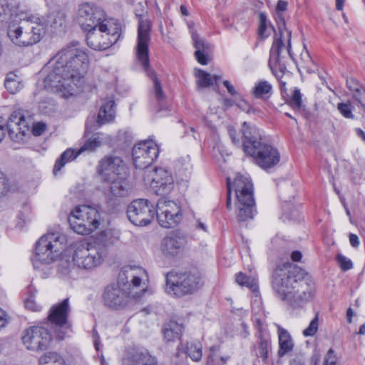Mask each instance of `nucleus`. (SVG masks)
<instances>
[{
  "mask_svg": "<svg viewBox=\"0 0 365 365\" xmlns=\"http://www.w3.org/2000/svg\"><path fill=\"white\" fill-rule=\"evenodd\" d=\"M302 104V94L300 91L297 88H295L293 91V93L289 100V105L295 110H299L301 108Z\"/></svg>",
  "mask_w": 365,
  "mask_h": 365,
  "instance_id": "obj_44",
  "label": "nucleus"
},
{
  "mask_svg": "<svg viewBox=\"0 0 365 365\" xmlns=\"http://www.w3.org/2000/svg\"><path fill=\"white\" fill-rule=\"evenodd\" d=\"M127 215L133 225L146 226L155 216V207L148 200L138 199L128 206Z\"/></svg>",
  "mask_w": 365,
  "mask_h": 365,
  "instance_id": "obj_15",
  "label": "nucleus"
},
{
  "mask_svg": "<svg viewBox=\"0 0 365 365\" xmlns=\"http://www.w3.org/2000/svg\"><path fill=\"white\" fill-rule=\"evenodd\" d=\"M349 242H350L351 245L354 247H359V245L360 244L359 239L358 236L356 235L352 234V233H351L349 235Z\"/></svg>",
  "mask_w": 365,
  "mask_h": 365,
  "instance_id": "obj_57",
  "label": "nucleus"
},
{
  "mask_svg": "<svg viewBox=\"0 0 365 365\" xmlns=\"http://www.w3.org/2000/svg\"><path fill=\"white\" fill-rule=\"evenodd\" d=\"M17 10L16 0H0V28L4 27L11 18L17 17Z\"/></svg>",
  "mask_w": 365,
  "mask_h": 365,
  "instance_id": "obj_28",
  "label": "nucleus"
},
{
  "mask_svg": "<svg viewBox=\"0 0 365 365\" xmlns=\"http://www.w3.org/2000/svg\"><path fill=\"white\" fill-rule=\"evenodd\" d=\"M25 307L26 309L34 312H38L41 310V306L38 304L32 297L26 300Z\"/></svg>",
  "mask_w": 365,
  "mask_h": 365,
  "instance_id": "obj_54",
  "label": "nucleus"
},
{
  "mask_svg": "<svg viewBox=\"0 0 365 365\" xmlns=\"http://www.w3.org/2000/svg\"><path fill=\"white\" fill-rule=\"evenodd\" d=\"M70 311L68 299H65L61 303L53 305L48 315V320L56 325L62 327L67 323Z\"/></svg>",
  "mask_w": 365,
  "mask_h": 365,
  "instance_id": "obj_26",
  "label": "nucleus"
},
{
  "mask_svg": "<svg viewBox=\"0 0 365 365\" xmlns=\"http://www.w3.org/2000/svg\"><path fill=\"white\" fill-rule=\"evenodd\" d=\"M353 311L351 308H349L347 312H346V316H347V321L349 323H351V317L353 316Z\"/></svg>",
  "mask_w": 365,
  "mask_h": 365,
  "instance_id": "obj_64",
  "label": "nucleus"
},
{
  "mask_svg": "<svg viewBox=\"0 0 365 365\" xmlns=\"http://www.w3.org/2000/svg\"><path fill=\"white\" fill-rule=\"evenodd\" d=\"M123 365H158V360L147 350H137L124 358Z\"/></svg>",
  "mask_w": 365,
  "mask_h": 365,
  "instance_id": "obj_25",
  "label": "nucleus"
},
{
  "mask_svg": "<svg viewBox=\"0 0 365 365\" xmlns=\"http://www.w3.org/2000/svg\"><path fill=\"white\" fill-rule=\"evenodd\" d=\"M147 278L143 269L124 267L120 272L117 282L105 288L102 296L104 304L115 310L123 309L131 298H139L145 292L143 282Z\"/></svg>",
  "mask_w": 365,
  "mask_h": 365,
  "instance_id": "obj_2",
  "label": "nucleus"
},
{
  "mask_svg": "<svg viewBox=\"0 0 365 365\" xmlns=\"http://www.w3.org/2000/svg\"><path fill=\"white\" fill-rule=\"evenodd\" d=\"M353 98L357 101L361 107L365 108V87L363 86L356 92L351 94Z\"/></svg>",
  "mask_w": 365,
  "mask_h": 365,
  "instance_id": "obj_49",
  "label": "nucleus"
},
{
  "mask_svg": "<svg viewBox=\"0 0 365 365\" xmlns=\"http://www.w3.org/2000/svg\"><path fill=\"white\" fill-rule=\"evenodd\" d=\"M362 85L357 81L356 79L353 78H348L346 79V87L349 90V91L352 93L356 92L359 88H361Z\"/></svg>",
  "mask_w": 365,
  "mask_h": 365,
  "instance_id": "obj_53",
  "label": "nucleus"
},
{
  "mask_svg": "<svg viewBox=\"0 0 365 365\" xmlns=\"http://www.w3.org/2000/svg\"><path fill=\"white\" fill-rule=\"evenodd\" d=\"M183 327L181 324L175 321H170L165 325L163 329L164 339L167 341H173L179 339Z\"/></svg>",
  "mask_w": 365,
  "mask_h": 365,
  "instance_id": "obj_32",
  "label": "nucleus"
},
{
  "mask_svg": "<svg viewBox=\"0 0 365 365\" xmlns=\"http://www.w3.org/2000/svg\"><path fill=\"white\" fill-rule=\"evenodd\" d=\"M73 268L71 262L68 259L63 257L60 259L58 271L61 275L64 277L69 276L72 272Z\"/></svg>",
  "mask_w": 365,
  "mask_h": 365,
  "instance_id": "obj_43",
  "label": "nucleus"
},
{
  "mask_svg": "<svg viewBox=\"0 0 365 365\" xmlns=\"http://www.w3.org/2000/svg\"><path fill=\"white\" fill-rule=\"evenodd\" d=\"M114 20L107 18L105 11L101 8L91 4H81L78 11L77 22L81 28L86 32L106 24V21Z\"/></svg>",
  "mask_w": 365,
  "mask_h": 365,
  "instance_id": "obj_14",
  "label": "nucleus"
},
{
  "mask_svg": "<svg viewBox=\"0 0 365 365\" xmlns=\"http://www.w3.org/2000/svg\"><path fill=\"white\" fill-rule=\"evenodd\" d=\"M227 131L232 143L237 146H240V140L239 138L236 137L237 131L232 126L227 127Z\"/></svg>",
  "mask_w": 365,
  "mask_h": 365,
  "instance_id": "obj_55",
  "label": "nucleus"
},
{
  "mask_svg": "<svg viewBox=\"0 0 365 365\" xmlns=\"http://www.w3.org/2000/svg\"><path fill=\"white\" fill-rule=\"evenodd\" d=\"M183 352L194 361H199L202 356V344L199 341L188 342Z\"/></svg>",
  "mask_w": 365,
  "mask_h": 365,
  "instance_id": "obj_37",
  "label": "nucleus"
},
{
  "mask_svg": "<svg viewBox=\"0 0 365 365\" xmlns=\"http://www.w3.org/2000/svg\"><path fill=\"white\" fill-rule=\"evenodd\" d=\"M52 336L47 329L34 326L25 330L22 342L25 347L31 351H38L46 349L51 344Z\"/></svg>",
  "mask_w": 365,
  "mask_h": 365,
  "instance_id": "obj_18",
  "label": "nucleus"
},
{
  "mask_svg": "<svg viewBox=\"0 0 365 365\" xmlns=\"http://www.w3.org/2000/svg\"><path fill=\"white\" fill-rule=\"evenodd\" d=\"M102 138L100 133L95 134L88 138L86 142L77 150V154H81L83 152H93L102 143Z\"/></svg>",
  "mask_w": 365,
  "mask_h": 365,
  "instance_id": "obj_40",
  "label": "nucleus"
},
{
  "mask_svg": "<svg viewBox=\"0 0 365 365\" xmlns=\"http://www.w3.org/2000/svg\"><path fill=\"white\" fill-rule=\"evenodd\" d=\"M230 358V355L222 354L219 347L212 346L210 349L207 365H225Z\"/></svg>",
  "mask_w": 365,
  "mask_h": 365,
  "instance_id": "obj_34",
  "label": "nucleus"
},
{
  "mask_svg": "<svg viewBox=\"0 0 365 365\" xmlns=\"http://www.w3.org/2000/svg\"><path fill=\"white\" fill-rule=\"evenodd\" d=\"M195 76L197 78V83L201 88H207L212 86L214 83L217 84V81L221 78L219 76H211L202 69L196 70Z\"/></svg>",
  "mask_w": 365,
  "mask_h": 365,
  "instance_id": "obj_35",
  "label": "nucleus"
},
{
  "mask_svg": "<svg viewBox=\"0 0 365 365\" xmlns=\"http://www.w3.org/2000/svg\"><path fill=\"white\" fill-rule=\"evenodd\" d=\"M258 324V341H257V351L258 353L257 356L259 357H262L264 361L267 360L268 358V350L269 346H270V337L268 334H264L260 326V321H257Z\"/></svg>",
  "mask_w": 365,
  "mask_h": 365,
  "instance_id": "obj_30",
  "label": "nucleus"
},
{
  "mask_svg": "<svg viewBox=\"0 0 365 365\" xmlns=\"http://www.w3.org/2000/svg\"><path fill=\"white\" fill-rule=\"evenodd\" d=\"M120 33L121 24L118 20L106 21V24L87 31V44L93 50H106L118 41Z\"/></svg>",
  "mask_w": 365,
  "mask_h": 365,
  "instance_id": "obj_9",
  "label": "nucleus"
},
{
  "mask_svg": "<svg viewBox=\"0 0 365 365\" xmlns=\"http://www.w3.org/2000/svg\"><path fill=\"white\" fill-rule=\"evenodd\" d=\"M287 54L293 58L291 50V31L285 28L284 24L279 26V34L276 35L270 50L269 66L274 71L284 73L287 67L284 59Z\"/></svg>",
  "mask_w": 365,
  "mask_h": 365,
  "instance_id": "obj_13",
  "label": "nucleus"
},
{
  "mask_svg": "<svg viewBox=\"0 0 365 365\" xmlns=\"http://www.w3.org/2000/svg\"><path fill=\"white\" fill-rule=\"evenodd\" d=\"M108 182L110 183L108 194L110 199L125 197L129 195L132 189V186L125 175Z\"/></svg>",
  "mask_w": 365,
  "mask_h": 365,
  "instance_id": "obj_24",
  "label": "nucleus"
},
{
  "mask_svg": "<svg viewBox=\"0 0 365 365\" xmlns=\"http://www.w3.org/2000/svg\"><path fill=\"white\" fill-rule=\"evenodd\" d=\"M277 334L279 339L278 356L282 357L294 348V342L289 333L284 328L277 325Z\"/></svg>",
  "mask_w": 365,
  "mask_h": 365,
  "instance_id": "obj_29",
  "label": "nucleus"
},
{
  "mask_svg": "<svg viewBox=\"0 0 365 365\" xmlns=\"http://www.w3.org/2000/svg\"><path fill=\"white\" fill-rule=\"evenodd\" d=\"M233 187L237 202L236 214L239 221L252 219L255 212V201L253 196V185L249 178L237 175Z\"/></svg>",
  "mask_w": 365,
  "mask_h": 365,
  "instance_id": "obj_8",
  "label": "nucleus"
},
{
  "mask_svg": "<svg viewBox=\"0 0 365 365\" xmlns=\"http://www.w3.org/2000/svg\"><path fill=\"white\" fill-rule=\"evenodd\" d=\"M340 113L346 118H353L352 106L350 103H340L337 105Z\"/></svg>",
  "mask_w": 365,
  "mask_h": 365,
  "instance_id": "obj_45",
  "label": "nucleus"
},
{
  "mask_svg": "<svg viewBox=\"0 0 365 365\" xmlns=\"http://www.w3.org/2000/svg\"><path fill=\"white\" fill-rule=\"evenodd\" d=\"M272 31H274V29L269 24H268L266 16L264 14H260L259 35L262 38H267Z\"/></svg>",
  "mask_w": 365,
  "mask_h": 365,
  "instance_id": "obj_42",
  "label": "nucleus"
},
{
  "mask_svg": "<svg viewBox=\"0 0 365 365\" xmlns=\"http://www.w3.org/2000/svg\"><path fill=\"white\" fill-rule=\"evenodd\" d=\"M107 255L103 245L86 243L78 245L73 254L74 265L80 269L91 271L100 266Z\"/></svg>",
  "mask_w": 365,
  "mask_h": 365,
  "instance_id": "obj_12",
  "label": "nucleus"
},
{
  "mask_svg": "<svg viewBox=\"0 0 365 365\" xmlns=\"http://www.w3.org/2000/svg\"><path fill=\"white\" fill-rule=\"evenodd\" d=\"M46 128V124L42 122L34 123L32 118L26 117L21 110L14 111L7 122L9 135L15 142H21L30 133L35 136H39L43 134Z\"/></svg>",
  "mask_w": 365,
  "mask_h": 365,
  "instance_id": "obj_10",
  "label": "nucleus"
},
{
  "mask_svg": "<svg viewBox=\"0 0 365 365\" xmlns=\"http://www.w3.org/2000/svg\"><path fill=\"white\" fill-rule=\"evenodd\" d=\"M186 244L185 235L176 231L163 239L160 249L164 255L175 256L184 249Z\"/></svg>",
  "mask_w": 365,
  "mask_h": 365,
  "instance_id": "obj_22",
  "label": "nucleus"
},
{
  "mask_svg": "<svg viewBox=\"0 0 365 365\" xmlns=\"http://www.w3.org/2000/svg\"><path fill=\"white\" fill-rule=\"evenodd\" d=\"M302 255L299 251H294L292 253L291 258L294 262H299L302 259Z\"/></svg>",
  "mask_w": 365,
  "mask_h": 365,
  "instance_id": "obj_60",
  "label": "nucleus"
},
{
  "mask_svg": "<svg viewBox=\"0 0 365 365\" xmlns=\"http://www.w3.org/2000/svg\"><path fill=\"white\" fill-rule=\"evenodd\" d=\"M46 24L42 17L29 16L15 18L9 23L7 36L10 41L19 47H26L37 43L46 32Z\"/></svg>",
  "mask_w": 365,
  "mask_h": 365,
  "instance_id": "obj_4",
  "label": "nucleus"
},
{
  "mask_svg": "<svg viewBox=\"0 0 365 365\" xmlns=\"http://www.w3.org/2000/svg\"><path fill=\"white\" fill-rule=\"evenodd\" d=\"M241 131L243 136L242 146L245 153L247 154L248 150L254 149L264 143L260 130L255 125L244 122Z\"/></svg>",
  "mask_w": 365,
  "mask_h": 365,
  "instance_id": "obj_23",
  "label": "nucleus"
},
{
  "mask_svg": "<svg viewBox=\"0 0 365 365\" xmlns=\"http://www.w3.org/2000/svg\"><path fill=\"white\" fill-rule=\"evenodd\" d=\"M5 136V128L3 125L2 120L0 119V142L2 141Z\"/></svg>",
  "mask_w": 365,
  "mask_h": 365,
  "instance_id": "obj_62",
  "label": "nucleus"
},
{
  "mask_svg": "<svg viewBox=\"0 0 365 365\" xmlns=\"http://www.w3.org/2000/svg\"><path fill=\"white\" fill-rule=\"evenodd\" d=\"M80 154H77V151L73 149L68 148L65 150L61 155V157L56 161L53 168V173L56 175L57 172L59 171L68 162L74 160Z\"/></svg>",
  "mask_w": 365,
  "mask_h": 365,
  "instance_id": "obj_38",
  "label": "nucleus"
},
{
  "mask_svg": "<svg viewBox=\"0 0 365 365\" xmlns=\"http://www.w3.org/2000/svg\"><path fill=\"white\" fill-rule=\"evenodd\" d=\"M145 181L158 195H166L170 193L175 187L172 175L162 168H156L148 173Z\"/></svg>",
  "mask_w": 365,
  "mask_h": 365,
  "instance_id": "obj_19",
  "label": "nucleus"
},
{
  "mask_svg": "<svg viewBox=\"0 0 365 365\" xmlns=\"http://www.w3.org/2000/svg\"><path fill=\"white\" fill-rule=\"evenodd\" d=\"M227 209L230 210L231 209V190H232V187H231L230 179L229 178H227Z\"/></svg>",
  "mask_w": 365,
  "mask_h": 365,
  "instance_id": "obj_56",
  "label": "nucleus"
},
{
  "mask_svg": "<svg viewBox=\"0 0 365 365\" xmlns=\"http://www.w3.org/2000/svg\"><path fill=\"white\" fill-rule=\"evenodd\" d=\"M287 6V3L283 0H279L277 4V9L280 11H284L286 10Z\"/></svg>",
  "mask_w": 365,
  "mask_h": 365,
  "instance_id": "obj_59",
  "label": "nucleus"
},
{
  "mask_svg": "<svg viewBox=\"0 0 365 365\" xmlns=\"http://www.w3.org/2000/svg\"><path fill=\"white\" fill-rule=\"evenodd\" d=\"M248 150L247 155L252 157L256 163L264 170L272 168L280 160L278 150L264 142L254 149Z\"/></svg>",
  "mask_w": 365,
  "mask_h": 365,
  "instance_id": "obj_21",
  "label": "nucleus"
},
{
  "mask_svg": "<svg viewBox=\"0 0 365 365\" xmlns=\"http://www.w3.org/2000/svg\"><path fill=\"white\" fill-rule=\"evenodd\" d=\"M235 281L239 285L247 287L253 292L257 288L256 279L252 277H247L242 272H239L236 274Z\"/></svg>",
  "mask_w": 365,
  "mask_h": 365,
  "instance_id": "obj_41",
  "label": "nucleus"
},
{
  "mask_svg": "<svg viewBox=\"0 0 365 365\" xmlns=\"http://www.w3.org/2000/svg\"><path fill=\"white\" fill-rule=\"evenodd\" d=\"M319 323H318V316L316 315L315 317L311 321L307 329L303 331V334L305 336H314L318 330Z\"/></svg>",
  "mask_w": 365,
  "mask_h": 365,
  "instance_id": "obj_46",
  "label": "nucleus"
},
{
  "mask_svg": "<svg viewBox=\"0 0 365 365\" xmlns=\"http://www.w3.org/2000/svg\"><path fill=\"white\" fill-rule=\"evenodd\" d=\"M39 365H65L63 357L57 352L48 351L38 359Z\"/></svg>",
  "mask_w": 365,
  "mask_h": 365,
  "instance_id": "obj_39",
  "label": "nucleus"
},
{
  "mask_svg": "<svg viewBox=\"0 0 365 365\" xmlns=\"http://www.w3.org/2000/svg\"><path fill=\"white\" fill-rule=\"evenodd\" d=\"M336 260H337V262H338L340 268L343 271H347L352 268V266H353L352 262H351V259H349L346 257H345L341 254H339L336 256Z\"/></svg>",
  "mask_w": 365,
  "mask_h": 365,
  "instance_id": "obj_47",
  "label": "nucleus"
},
{
  "mask_svg": "<svg viewBox=\"0 0 365 365\" xmlns=\"http://www.w3.org/2000/svg\"><path fill=\"white\" fill-rule=\"evenodd\" d=\"M100 213L89 205L76 207L68 216L71 228L77 234L85 235L95 231L100 224Z\"/></svg>",
  "mask_w": 365,
  "mask_h": 365,
  "instance_id": "obj_11",
  "label": "nucleus"
},
{
  "mask_svg": "<svg viewBox=\"0 0 365 365\" xmlns=\"http://www.w3.org/2000/svg\"><path fill=\"white\" fill-rule=\"evenodd\" d=\"M204 284L203 277L198 270L185 272H170L166 275L165 292L176 297L190 294Z\"/></svg>",
  "mask_w": 365,
  "mask_h": 365,
  "instance_id": "obj_7",
  "label": "nucleus"
},
{
  "mask_svg": "<svg viewBox=\"0 0 365 365\" xmlns=\"http://www.w3.org/2000/svg\"><path fill=\"white\" fill-rule=\"evenodd\" d=\"M193 46L195 48V56L198 63L202 65L208 63L207 55L211 51L212 46L204 39L200 38L195 31H192Z\"/></svg>",
  "mask_w": 365,
  "mask_h": 365,
  "instance_id": "obj_27",
  "label": "nucleus"
},
{
  "mask_svg": "<svg viewBox=\"0 0 365 365\" xmlns=\"http://www.w3.org/2000/svg\"><path fill=\"white\" fill-rule=\"evenodd\" d=\"M272 91V86L267 81H259L255 83L252 88V94L257 98L264 99L268 98Z\"/></svg>",
  "mask_w": 365,
  "mask_h": 365,
  "instance_id": "obj_36",
  "label": "nucleus"
},
{
  "mask_svg": "<svg viewBox=\"0 0 365 365\" xmlns=\"http://www.w3.org/2000/svg\"><path fill=\"white\" fill-rule=\"evenodd\" d=\"M66 242V237L58 231L48 232L36 242L35 250L31 257L35 269L42 270L57 260Z\"/></svg>",
  "mask_w": 365,
  "mask_h": 365,
  "instance_id": "obj_5",
  "label": "nucleus"
},
{
  "mask_svg": "<svg viewBox=\"0 0 365 365\" xmlns=\"http://www.w3.org/2000/svg\"><path fill=\"white\" fill-rule=\"evenodd\" d=\"M4 86L6 89L11 94L18 93L24 87L21 78L14 72H10L6 75Z\"/></svg>",
  "mask_w": 365,
  "mask_h": 365,
  "instance_id": "obj_33",
  "label": "nucleus"
},
{
  "mask_svg": "<svg viewBox=\"0 0 365 365\" xmlns=\"http://www.w3.org/2000/svg\"><path fill=\"white\" fill-rule=\"evenodd\" d=\"M139 17L138 27V41L136 55L138 61L143 66L148 76H149L153 83V93L158 101H162L165 96L163 91L160 81L158 80L154 71L149 68L148 46L150 39L151 22L148 19H142V14L136 13Z\"/></svg>",
  "mask_w": 365,
  "mask_h": 365,
  "instance_id": "obj_6",
  "label": "nucleus"
},
{
  "mask_svg": "<svg viewBox=\"0 0 365 365\" xmlns=\"http://www.w3.org/2000/svg\"><path fill=\"white\" fill-rule=\"evenodd\" d=\"M88 63V55L77 43L68 45L46 66L45 88L65 98L73 96L84 82Z\"/></svg>",
  "mask_w": 365,
  "mask_h": 365,
  "instance_id": "obj_1",
  "label": "nucleus"
},
{
  "mask_svg": "<svg viewBox=\"0 0 365 365\" xmlns=\"http://www.w3.org/2000/svg\"><path fill=\"white\" fill-rule=\"evenodd\" d=\"M115 102L109 100L105 102L99 110L97 118V122L99 125H103L112 121L115 117Z\"/></svg>",
  "mask_w": 365,
  "mask_h": 365,
  "instance_id": "obj_31",
  "label": "nucleus"
},
{
  "mask_svg": "<svg viewBox=\"0 0 365 365\" xmlns=\"http://www.w3.org/2000/svg\"><path fill=\"white\" fill-rule=\"evenodd\" d=\"M159 148L151 140L141 141L133 148V164L136 168L145 169L149 167L157 159Z\"/></svg>",
  "mask_w": 365,
  "mask_h": 365,
  "instance_id": "obj_17",
  "label": "nucleus"
},
{
  "mask_svg": "<svg viewBox=\"0 0 365 365\" xmlns=\"http://www.w3.org/2000/svg\"><path fill=\"white\" fill-rule=\"evenodd\" d=\"M223 85L227 88L228 93L232 96L237 95V91L234 86L228 81H224Z\"/></svg>",
  "mask_w": 365,
  "mask_h": 365,
  "instance_id": "obj_58",
  "label": "nucleus"
},
{
  "mask_svg": "<svg viewBox=\"0 0 365 365\" xmlns=\"http://www.w3.org/2000/svg\"><path fill=\"white\" fill-rule=\"evenodd\" d=\"M9 190L8 180L5 174L0 170V198Z\"/></svg>",
  "mask_w": 365,
  "mask_h": 365,
  "instance_id": "obj_52",
  "label": "nucleus"
},
{
  "mask_svg": "<svg viewBox=\"0 0 365 365\" xmlns=\"http://www.w3.org/2000/svg\"><path fill=\"white\" fill-rule=\"evenodd\" d=\"M237 106L242 111H245L247 113H257V110L253 108L243 98H240L237 102Z\"/></svg>",
  "mask_w": 365,
  "mask_h": 365,
  "instance_id": "obj_50",
  "label": "nucleus"
},
{
  "mask_svg": "<svg viewBox=\"0 0 365 365\" xmlns=\"http://www.w3.org/2000/svg\"><path fill=\"white\" fill-rule=\"evenodd\" d=\"M7 324V319L6 318V314L0 310V329L4 327Z\"/></svg>",
  "mask_w": 365,
  "mask_h": 365,
  "instance_id": "obj_61",
  "label": "nucleus"
},
{
  "mask_svg": "<svg viewBox=\"0 0 365 365\" xmlns=\"http://www.w3.org/2000/svg\"><path fill=\"white\" fill-rule=\"evenodd\" d=\"M301 58L304 63V67L307 68V71H314L312 66L314 65V63L307 51L301 54Z\"/></svg>",
  "mask_w": 365,
  "mask_h": 365,
  "instance_id": "obj_51",
  "label": "nucleus"
},
{
  "mask_svg": "<svg viewBox=\"0 0 365 365\" xmlns=\"http://www.w3.org/2000/svg\"><path fill=\"white\" fill-rule=\"evenodd\" d=\"M336 1V9L339 11L343 9L345 0H335Z\"/></svg>",
  "mask_w": 365,
  "mask_h": 365,
  "instance_id": "obj_63",
  "label": "nucleus"
},
{
  "mask_svg": "<svg viewBox=\"0 0 365 365\" xmlns=\"http://www.w3.org/2000/svg\"><path fill=\"white\" fill-rule=\"evenodd\" d=\"M159 225L165 228L176 226L181 220L180 207L174 201L160 198L155 208Z\"/></svg>",
  "mask_w": 365,
  "mask_h": 365,
  "instance_id": "obj_16",
  "label": "nucleus"
},
{
  "mask_svg": "<svg viewBox=\"0 0 365 365\" xmlns=\"http://www.w3.org/2000/svg\"><path fill=\"white\" fill-rule=\"evenodd\" d=\"M272 285L283 301L291 305L308 302L314 294V286L305 280L296 279L295 270L289 266L278 267L274 272Z\"/></svg>",
  "mask_w": 365,
  "mask_h": 365,
  "instance_id": "obj_3",
  "label": "nucleus"
},
{
  "mask_svg": "<svg viewBox=\"0 0 365 365\" xmlns=\"http://www.w3.org/2000/svg\"><path fill=\"white\" fill-rule=\"evenodd\" d=\"M324 365H339L338 362V357L332 349H329L327 351Z\"/></svg>",
  "mask_w": 365,
  "mask_h": 365,
  "instance_id": "obj_48",
  "label": "nucleus"
},
{
  "mask_svg": "<svg viewBox=\"0 0 365 365\" xmlns=\"http://www.w3.org/2000/svg\"><path fill=\"white\" fill-rule=\"evenodd\" d=\"M98 173L103 182H110L125 175V165L120 157L105 156L98 163Z\"/></svg>",
  "mask_w": 365,
  "mask_h": 365,
  "instance_id": "obj_20",
  "label": "nucleus"
}]
</instances>
